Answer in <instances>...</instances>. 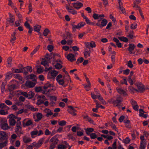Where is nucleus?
<instances>
[{
  "label": "nucleus",
  "mask_w": 149,
  "mask_h": 149,
  "mask_svg": "<svg viewBox=\"0 0 149 149\" xmlns=\"http://www.w3.org/2000/svg\"><path fill=\"white\" fill-rule=\"evenodd\" d=\"M67 58L71 62L75 61L76 59L74 57V55L72 54H69L67 56Z\"/></svg>",
  "instance_id": "nucleus-15"
},
{
  "label": "nucleus",
  "mask_w": 149,
  "mask_h": 149,
  "mask_svg": "<svg viewBox=\"0 0 149 149\" xmlns=\"http://www.w3.org/2000/svg\"><path fill=\"white\" fill-rule=\"evenodd\" d=\"M146 146V142H141L139 148L140 149H145Z\"/></svg>",
  "instance_id": "nucleus-29"
},
{
  "label": "nucleus",
  "mask_w": 149,
  "mask_h": 149,
  "mask_svg": "<svg viewBox=\"0 0 149 149\" xmlns=\"http://www.w3.org/2000/svg\"><path fill=\"white\" fill-rule=\"evenodd\" d=\"M107 21L105 19H104L102 20L101 23V26L102 28L103 27L106 26V25L107 24Z\"/></svg>",
  "instance_id": "nucleus-30"
},
{
  "label": "nucleus",
  "mask_w": 149,
  "mask_h": 149,
  "mask_svg": "<svg viewBox=\"0 0 149 149\" xmlns=\"http://www.w3.org/2000/svg\"><path fill=\"white\" fill-rule=\"evenodd\" d=\"M8 22L11 23V25L12 26L14 24V22L15 20V18L8 19H7Z\"/></svg>",
  "instance_id": "nucleus-43"
},
{
  "label": "nucleus",
  "mask_w": 149,
  "mask_h": 149,
  "mask_svg": "<svg viewBox=\"0 0 149 149\" xmlns=\"http://www.w3.org/2000/svg\"><path fill=\"white\" fill-rule=\"evenodd\" d=\"M63 71L64 72L65 74H66V76H63V79H65L66 77H68L69 79H70V77L68 73V72L66 71L65 69L64 68H63L62 69Z\"/></svg>",
  "instance_id": "nucleus-33"
},
{
  "label": "nucleus",
  "mask_w": 149,
  "mask_h": 149,
  "mask_svg": "<svg viewBox=\"0 0 149 149\" xmlns=\"http://www.w3.org/2000/svg\"><path fill=\"white\" fill-rule=\"evenodd\" d=\"M93 17L95 19H99L98 15L96 13H94L93 15Z\"/></svg>",
  "instance_id": "nucleus-62"
},
{
  "label": "nucleus",
  "mask_w": 149,
  "mask_h": 149,
  "mask_svg": "<svg viewBox=\"0 0 149 149\" xmlns=\"http://www.w3.org/2000/svg\"><path fill=\"white\" fill-rule=\"evenodd\" d=\"M69 108L68 109V111L72 115L74 116H76L77 114L76 113L77 111L72 106H70L68 107Z\"/></svg>",
  "instance_id": "nucleus-11"
},
{
  "label": "nucleus",
  "mask_w": 149,
  "mask_h": 149,
  "mask_svg": "<svg viewBox=\"0 0 149 149\" xmlns=\"http://www.w3.org/2000/svg\"><path fill=\"white\" fill-rule=\"evenodd\" d=\"M89 136H90L91 138L92 139H94L97 138V135L95 133H91Z\"/></svg>",
  "instance_id": "nucleus-45"
},
{
  "label": "nucleus",
  "mask_w": 149,
  "mask_h": 149,
  "mask_svg": "<svg viewBox=\"0 0 149 149\" xmlns=\"http://www.w3.org/2000/svg\"><path fill=\"white\" fill-rule=\"evenodd\" d=\"M86 23L85 22H81L77 25L72 24V30L74 31H75L76 29H79L83 26L85 25Z\"/></svg>",
  "instance_id": "nucleus-7"
},
{
  "label": "nucleus",
  "mask_w": 149,
  "mask_h": 149,
  "mask_svg": "<svg viewBox=\"0 0 149 149\" xmlns=\"http://www.w3.org/2000/svg\"><path fill=\"white\" fill-rule=\"evenodd\" d=\"M26 67H24L23 68L21 69V73L23 72L25 74H28V72L27 70H26Z\"/></svg>",
  "instance_id": "nucleus-55"
},
{
  "label": "nucleus",
  "mask_w": 149,
  "mask_h": 149,
  "mask_svg": "<svg viewBox=\"0 0 149 149\" xmlns=\"http://www.w3.org/2000/svg\"><path fill=\"white\" fill-rule=\"evenodd\" d=\"M130 70L129 69H127L123 71V73L124 74L128 75L130 73Z\"/></svg>",
  "instance_id": "nucleus-59"
},
{
  "label": "nucleus",
  "mask_w": 149,
  "mask_h": 149,
  "mask_svg": "<svg viewBox=\"0 0 149 149\" xmlns=\"http://www.w3.org/2000/svg\"><path fill=\"white\" fill-rule=\"evenodd\" d=\"M122 101L123 98L121 97V96L119 95L117 97L116 100L113 101L112 103L114 106L118 107L120 105L121 102Z\"/></svg>",
  "instance_id": "nucleus-6"
},
{
  "label": "nucleus",
  "mask_w": 149,
  "mask_h": 149,
  "mask_svg": "<svg viewBox=\"0 0 149 149\" xmlns=\"http://www.w3.org/2000/svg\"><path fill=\"white\" fill-rule=\"evenodd\" d=\"M8 113L7 112H6L3 109H0V114L2 115H5Z\"/></svg>",
  "instance_id": "nucleus-57"
},
{
  "label": "nucleus",
  "mask_w": 149,
  "mask_h": 149,
  "mask_svg": "<svg viewBox=\"0 0 149 149\" xmlns=\"http://www.w3.org/2000/svg\"><path fill=\"white\" fill-rule=\"evenodd\" d=\"M12 57H10L7 59V63L9 67H11V62L12 60Z\"/></svg>",
  "instance_id": "nucleus-35"
},
{
  "label": "nucleus",
  "mask_w": 149,
  "mask_h": 149,
  "mask_svg": "<svg viewBox=\"0 0 149 149\" xmlns=\"http://www.w3.org/2000/svg\"><path fill=\"white\" fill-rule=\"evenodd\" d=\"M7 107V106L4 103H1L0 104V109H3Z\"/></svg>",
  "instance_id": "nucleus-63"
},
{
  "label": "nucleus",
  "mask_w": 149,
  "mask_h": 149,
  "mask_svg": "<svg viewBox=\"0 0 149 149\" xmlns=\"http://www.w3.org/2000/svg\"><path fill=\"white\" fill-rule=\"evenodd\" d=\"M118 92L121 95H127V94L125 91L120 88H116Z\"/></svg>",
  "instance_id": "nucleus-19"
},
{
  "label": "nucleus",
  "mask_w": 149,
  "mask_h": 149,
  "mask_svg": "<svg viewBox=\"0 0 149 149\" xmlns=\"http://www.w3.org/2000/svg\"><path fill=\"white\" fill-rule=\"evenodd\" d=\"M29 79H32L33 81H36L35 78L36 77V75L33 74H31L29 75Z\"/></svg>",
  "instance_id": "nucleus-42"
},
{
  "label": "nucleus",
  "mask_w": 149,
  "mask_h": 149,
  "mask_svg": "<svg viewBox=\"0 0 149 149\" xmlns=\"http://www.w3.org/2000/svg\"><path fill=\"white\" fill-rule=\"evenodd\" d=\"M19 93L26 97L28 98L29 99L32 98L35 95V93L31 91H30L28 93L26 92L20 91Z\"/></svg>",
  "instance_id": "nucleus-3"
},
{
  "label": "nucleus",
  "mask_w": 149,
  "mask_h": 149,
  "mask_svg": "<svg viewBox=\"0 0 149 149\" xmlns=\"http://www.w3.org/2000/svg\"><path fill=\"white\" fill-rule=\"evenodd\" d=\"M58 147V149H65L66 148L65 146L63 144L59 145Z\"/></svg>",
  "instance_id": "nucleus-53"
},
{
  "label": "nucleus",
  "mask_w": 149,
  "mask_h": 149,
  "mask_svg": "<svg viewBox=\"0 0 149 149\" xmlns=\"http://www.w3.org/2000/svg\"><path fill=\"white\" fill-rule=\"evenodd\" d=\"M86 47L90 49V47L92 48L95 47H96L95 42L94 41H92L89 42H86L85 43Z\"/></svg>",
  "instance_id": "nucleus-10"
},
{
  "label": "nucleus",
  "mask_w": 149,
  "mask_h": 149,
  "mask_svg": "<svg viewBox=\"0 0 149 149\" xmlns=\"http://www.w3.org/2000/svg\"><path fill=\"white\" fill-rule=\"evenodd\" d=\"M86 134L87 135H89L91 134L90 133L94 131V130L92 128H87L85 129Z\"/></svg>",
  "instance_id": "nucleus-24"
},
{
  "label": "nucleus",
  "mask_w": 149,
  "mask_h": 149,
  "mask_svg": "<svg viewBox=\"0 0 149 149\" xmlns=\"http://www.w3.org/2000/svg\"><path fill=\"white\" fill-rule=\"evenodd\" d=\"M84 60V58L82 57L79 58L76 62V63L78 64L80 63L83 61Z\"/></svg>",
  "instance_id": "nucleus-46"
},
{
  "label": "nucleus",
  "mask_w": 149,
  "mask_h": 149,
  "mask_svg": "<svg viewBox=\"0 0 149 149\" xmlns=\"http://www.w3.org/2000/svg\"><path fill=\"white\" fill-rule=\"evenodd\" d=\"M55 68L57 69L58 70L61 68L63 66L59 63H57L55 66Z\"/></svg>",
  "instance_id": "nucleus-40"
},
{
  "label": "nucleus",
  "mask_w": 149,
  "mask_h": 149,
  "mask_svg": "<svg viewBox=\"0 0 149 149\" xmlns=\"http://www.w3.org/2000/svg\"><path fill=\"white\" fill-rule=\"evenodd\" d=\"M51 54H46V55L45 56V57L47 59L48 61H50L51 59L52 58V57H51Z\"/></svg>",
  "instance_id": "nucleus-48"
},
{
  "label": "nucleus",
  "mask_w": 149,
  "mask_h": 149,
  "mask_svg": "<svg viewBox=\"0 0 149 149\" xmlns=\"http://www.w3.org/2000/svg\"><path fill=\"white\" fill-rule=\"evenodd\" d=\"M69 13L72 14L73 15H75L77 14V12L76 10L71 8H70L69 10H67Z\"/></svg>",
  "instance_id": "nucleus-38"
},
{
  "label": "nucleus",
  "mask_w": 149,
  "mask_h": 149,
  "mask_svg": "<svg viewBox=\"0 0 149 149\" xmlns=\"http://www.w3.org/2000/svg\"><path fill=\"white\" fill-rule=\"evenodd\" d=\"M131 140L129 139L128 137H126L123 141V142L125 144H128L130 142Z\"/></svg>",
  "instance_id": "nucleus-37"
},
{
  "label": "nucleus",
  "mask_w": 149,
  "mask_h": 149,
  "mask_svg": "<svg viewBox=\"0 0 149 149\" xmlns=\"http://www.w3.org/2000/svg\"><path fill=\"white\" fill-rule=\"evenodd\" d=\"M135 85L137 87L138 89H134L136 91L140 92V93H143L145 90L144 85L141 82H136Z\"/></svg>",
  "instance_id": "nucleus-5"
},
{
  "label": "nucleus",
  "mask_w": 149,
  "mask_h": 149,
  "mask_svg": "<svg viewBox=\"0 0 149 149\" xmlns=\"http://www.w3.org/2000/svg\"><path fill=\"white\" fill-rule=\"evenodd\" d=\"M23 141L26 143H28L31 142V139L27 137L26 136H24L23 137Z\"/></svg>",
  "instance_id": "nucleus-23"
},
{
  "label": "nucleus",
  "mask_w": 149,
  "mask_h": 149,
  "mask_svg": "<svg viewBox=\"0 0 149 149\" xmlns=\"http://www.w3.org/2000/svg\"><path fill=\"white\" fill-rule=\"evenodd\" d=\"M37 119H36L35 121L36 122H38L43 117V115L41 113H38L36 114Z\"/></svg>",
  "instance_id": "nucleus-21"
},
{
  "label": "nucleus",
  "mask_w": 149,
  "mask_h": 149,
  "mask_svg": "<svg viewBox=\"0 0 149 149\" xmlns=\"http://www.w3.org/2000/svg\"><path fill=\"white\" fill-rule=\"evenodd\" d=\"M40 46V45H38L33 50V51L31 53V55L32 56L39 49Z\"/></svg>",
  "instance_id": "nucleus-36"
},
{
  "label": "nucleus",
  "mask_w": 149,
  "mask_h": 149,
  "mask_svg": "<svg viewBox=\"0 0 149 149\" xmlns=\"http://www.w3.org/2000/svg\"><path fill=\"white\" fill-rule=\"evenodd\" d=\"M131 104L132 107L135 106L137 105V103L133 99L131 100Z\"/></svg>",
  "instance_id": "nucleus-64"
},
{
  "label": "nucleus",
  "mask_w": 149,
  "mask_h": 149,
  "mask_svg": "<svg viewBox=\"0 0 149 149\" xmlns=\"http://www.w3.org/2000/svg\"><path fill=\"white\" fill-rule=\"evenodd\" d=\"M21 118L17 117L16 121V128L15 129V132L16 133H19L20 134H23L22 131V127H21V123L20 120H21Z\"/></svg>",
  "instance_id": "nucleus-1"
},
{
  "label": "nucleus",
  "mask_w": 149,
  "mask_h": 149,
  "mask_svg": "<svg viewBox=\"0 0 149 149\" xmlns=\"http://www.w3.org/2000/svg\"><path fill=\"white\" fill-rule=\"evenodd\" d=\"M41 28V26L40 25H36L34 26L33 29L35 31L38 32L40 31Z\"/></svg>",
  "instance_id": "nucleus-28"
},
{
  "label": "nucleus",
  "mask_w": 149,
  "mask_h": 149,
  "mask_svg": "<svg viewBox=\"0 0 149 149\" xmlns=\"http://www.w3.org/2000/svg\"><path fill=\"white\" fill-rule=\"evenodd\" d=\"M49 32L50 31H49V29L46 28L44 31L43 33V35L45 36H47Z\"/></svg>",
  "instance_id": "nucleus-39"
},
{
  "label": "nucleus",
  "mask_w": 149,
  "mask_h": 149,
  "mask_svg": "<svg viewBox=\"0 0 149 149\" xmlns=\"http://www.w3.org/2000/svg\"><path fill=\"white\" fill-rule=\"evenodd\" d=\"M44 139V138H42L39 140L37 144V146H36L37 148H38L42 145L43 143V141Z\"/></svg>",
  "instance_id": "nucleus-32"
},
{
  "label": "nucleus",
  "mask_w": 149,
  "mask_h": 149,
  "mask_svg": "<svg viewBox=\"0 0 149 149\" xmlns=\"http://www.w3.org/2000/svg\"><path fill=\"white\" fill-rule=\"evenodd\" d=\"M91 52L90 50L89 51H86L84 52V57L85 58H86L90 56V54Z\"/></svg>",
  "instance_id": "nucleus-27"
},
{
  "label": "nucleus",
  "mask_w": 149,
  "mask_h": 149,
  "mask_svg": "<svg viewBox=\"0 0 149 149\" xmlns=\"http://www.w3.org/2000/svg\"><path fill=\"white\" fill-rule=\"evenodd\" d=\"M25 120H24L22 122V125L23 127L25 126H29L30 125L33 124L32 121L31 120H29L27 121L25 124Z\"/></svg>",
  "instance_id": "nucleus-22"
},
{
  "label": "nucleus",
  "mask_w": 149,
  "mask_h": 149,
  "mask_svg": "<svg viewBox=\"0 0 149 149\" xmlns=\"http://www.w3.org/2000/svg\"><path fill=\"white\" fill-rule=\"evenodd\" d=\"M15 119H9L8 122L10 125L14 126L15 125L16 123Z\"/></svg>",
  "instance_id": "nucleus-25"
},
{
  "label": "nucleus",
  "mask_w": 149,
  "mask_h": 149,
  "mask_svg": "<svg viewBox=\"0 0 149 149\" xmlns=\"http://www.w3.org/2000/svg\"><path fill=\"white\" fill-rule=\"evenodd\" d=\"M14 76L15 78L18 79L19 80H22V77L21 76H20L19 74H15Z\"/></svg>",
  "instance_id": "nucleus-51"
},
{
  "label": "nucleus",
  "mask_w": 149,
  "mask_h": 149,
  "mask_svg": "<svg viewBox=\"0 0 149 149\" xmlns=\"http://www.w3.org/2000/svg\"><path fill=\"white\" fill-rule=\"evenodd\" d=\"M44 111L46 113V116L47 117H48L49 116H51L53 114L51 110L48 108H46Z\"/></svg>",
  "instance_id": "nucleus-20"
},
{
  "label": "nucleus",
  "mask_w": 149,
  "mask_h": 149,
  "mask_svg": "<svg viewBox=\"0 0 149 149\" xmlns=\"http://www.w3.org/2000/svg\"><path fill=\"white\" fill-rule=\"evenodd\" d=\"M132 76H130V75L128 76V79H127V81L131 85H132L133 84V83H132Z\"/></svg>",
  "instance_id": "nucleus-52"
},
{
  "label": "nucleus",
  "mask_w": 149,
  "mask_h": 149,
  "mask_svg": "<svg viewBox=\"0 0 149 149\" xmlns=\"http://www.w3.org/2000/svg\"><path fill=\"white\" fill-rule=\"evenodd\" d=\"M8 134L6 132L0 131V142L8 141Z\"/></svg>",
  "instance_id": "nucleus-4"
},
{
  "label": "nucleus",
  "mask_w": 149,
  "mask_h": 149,
  "mask_svg": "<svg viewBox=\"0 0 149 149\" xmlns=\"http://www.w3.org/2000/svg\"><path fill=\"white\" fill-rule=\"evenodd\" d=\"M47 49L50 52H51L54 49V46L51 45H49L47 46Z\"/></svg>",
  "instance_id": "nucleus-50"
},
{
  "label": "nucleus",
  "mask_w": 149,
  "mask_h": 149,
  "mask_svg": "<svg viewBox=\"0 0 149 149\" xmlns=\"http://www.w3.org/2000/svg\"><path fill=\"white\" fill-rule=\"evenodd\" d=\"M3 142H0V149H1L7 146L8 141H3Z\"/></svg>",
  "instance_id": "nucleus-26"
},
{
  "label": "nucleus",
  "mask_w": 149,
  "mask_h": 149,
  "mask_svg": "<svg viewBox=\"0 0 149 149\" xmlns=\"http://www.w3.org/2000/svg\"><path fill=\"white\" fill-rule=\"evenodd\" d=\"M135 47V45L133 44H130L129 45V47L128 48V50L131 54H134L135 52H133V51Z\"/></svg>",
  "instance_id": "nucleus-13"
},
{
  "label": "nucleus",
  "mask_w": 149,
  "mask_h": 149,
  "mask_svg": "<svg viewBox=\"0 0 149 149\" xmlns=\"http://www.w3.org/2000/svg\"><path fill=\"white\" fill-rule=\"evenodd\" d=\"M36 67H37L36 69V72L38 74H40L42 73L43 71V67H42L41 65H36Z\"/></svg>",
  "instance_id": "nucleus-17"
},
{
  "label": "nucleus",
  "mask_w": 149,
  "mask_h": 149,
  "mask_svg": "<svg viewBox=\"0 0 149 149\" xmlns=\"http://www.w3.org/2000/svg\"><path fill=\"white\" fill-rule=\"evenodd\" d=\"M58 74V72L54 70L50 72L51 75L52 76V78L54 79Z\"/></svg>",
  "instance_id": "nucleus-31"
},
{
  "label": "nucleus",
  "mask_w": 149,
  "mask_h": 149,
  "mask_svg": "<svg viewBox=\"0 0 149 149\" xmlns=\"http://www.w3.org/2000/svg\"><path fill=\"white\" fill-rule=\"evenodd\" d=\"M24 26L26 28L29 29L28 33L29 34L30 36H31L33 31V28L31 26L30 24L27 21H26L24 23Z\"/></svg>",
  "instance_id": "nucleus-8"
},
{
  "label": "nucleus",
  "mask_w": 149,
  "mask_h": 149,
  "mask_svg": "<svg viewBox=\"0 0 149 149\" xmlns=\"http://www.w3.org/2000/svg\"><path fill=\"white\" fill-rule=\"evenodd\" d=\"M118 38L121 41L125 42H127L128 40V39L127 38L124 36H122L121 37H118Z\"/></svg>",
  "instance_id": "nucleus-34"
},
{
  "label": "nucleus",
  "mask_w": 149,
  "mask_h": 149,
  "mask_svg": "<svg viewBox=\"0 0 149 149\" xmlns=\"http://www.w3.org/2000/svg\"><path fill=\"white\" fill-rule=\"evenodd\" d=\"M73 5L74 7L77 9H79L83 6V4L77 1L76 3H74L72 4Z\"/></svg>",
  "instance_id": "nucleus-12"
},
{
  "label": "nucleus",
  "mask_w": 149,
  "mask_h": 149,
  "mask_svg": "<svg viewBox=\"0 0 149 149\" xmlns=\"http://www.w3.org/2000/svg\"><path fill=\"white\" fill-rule=\"evenodd\" d=\"M57 81L58 83L59 84L61 85H63L65 81L63 79H60L58 80Z\"/></svg>",
  "instance_id": "nucleus-61"
},
{
  "label": "nucleus",
  "mask_w": 149,
  "mask_h": 149,
  "mask_svg": "<svg viewBox=\"0 0 149 149\" xmlns=\"http://www.w3.org/2000/svg\"><path fill=\"white\" fill-rule=\"evenodd\" d=\"M113 148L114 149H116L117 148V142L116 139L115 140V141L113 143L112 145Z\"/></svg>",
  "instance_id": "nucleus-60"
},
{
  "label": "nucleus",
  "mask_w": 149,
  "mask_h": 149,
  "mask_svg": "<svg viewBox=\"0 0 149 149\" xmlns=\"http://www.w3.org/2000/svg\"><path fill=\"white\" fill-rule=\"evenodd\" d=\"M51 86V85L49 82H47L44 85V86L43 87V88L45 90L47 89L48 88L50 87Z\"/></svg>",
  "instance_id": "nucleus-41"
},
{
  "label": "nucleus",
  "mask_w": 149,
  "mask_h": 149,
  "mask_svg": "<svg viewBox=\"0 0 149 149\" xmlns=\"http://www.w3.org/2000/svg\"><path fill=\"white\" fill-rule=\"evenodd\" d=\"M58 141V139L56 136H54L52 137L49 141L50 144L49 149H54L56 147Z\"/></svg>",
  "instance_id": "nucleus-2"
},
{
  "label": "nucleus",
  "mask_w": 149,
  "mask_h": 149,
  "mask_svg": "<svg viewBox=\"0 0 149 149\" xmlns=\"http://www.w3.org/2000/svg\"><path fill=\"white\" fill-rule=\"evenodd\" d=\"M97 96L100 101H102V100H103V98L101 96V95L100 93H97Z\"/></svg>",
  "instance_id": "nucleus-54"
},
{
  "label": "nucleus",
  "mask_w": 149,
  "mask_h": 149,
  "mask_svg": "<svg viewBox=\"0 0 149 149\" xmlns=\"http://www.w3.org/2000/svg\"><path fill=\"white\" fill-rule=\"evenodd\" d=\"M127 65V66H128L130 68H132L133 66V65L132 64V62L131 60H130L128 62Z\"/></svg>",
  "instance_id": "nucleus-49"
},
{
  "label": "nucleus",
  "mask_w": 149,
  "mask_h": 149,
  "mask_svg": "<svg viewBox=\"0 0 149 149\" xmlns=\"http://www.w3.org/2000/svg\"><path fill=\"white\" fill-rule=\"evenodd\" d=\"M24 85L28 88H32L35 86L36 83L31 81H26Z\"/></svg>",
  "instance_id": "nucleus-9"
},
{
  "label": "nucleus",
  "mask_w": 149,
  "mask_h": 149,
  "mask_svg": "<svg viewBox=\"0 0 149 149\" xmlns=\"http://www.w3.org/2000/svg\"><path fill=\"white\" fill-rule=\"evenodd\" d=\"M67 123V122L64 120H61L58 123V125L61 126H63L65 125Z\"/></svg>",
  "instance_id": "nucleus-44"
},
{
  "label": "nucleus",
  "mask_w": 149,
  "mask_h": 149,
  "mask_svg": "<svg viewBox=\"0 0 149 149\" xmlns=\"http://www.w3.org/2000/svg\"><path fill=\"white\" fill-rule=\"evenodd\" d=\"M48 63V62L46 60L42 61L41 62V64L45 67L47 66V64Z\"/></svg>",
  "instance_id": "nucleus-58"
},
{
  "label": "nucleus",
  "mask_w": 149,
  "mask_h": 149,
  "mask_svg": "<svg viewBox=\"0 0 149 149\" xmlns=\"http://www.w3.org/2000/svg\"><path fill=\"white\" fill-rule=\"evenodd\" d=\"M1 128L4 130H6L9 128L8 124L4 122H2L0 124Z\"/></svg>",
  "instance_id": "nucleus-14"
},
{
  "label": "nucleus",
  "mask_w": 149,
  "mask_h": 149,
  "mask_svg": "<svg viewBox=\"0 0 149 149\" xmlns=\"http://www.w3.org/2000/svg\"><path fill=\"white\" fill-rule=\"evenodd\" d=\"M35 91L37 92H39L42 91V88L40 86L36 87L35 88Z\"/></svg>",
  "instance_id": "nucleus-47"
},
{
  "label": "nucleus",
  "mask_w": 149,
  "mask_h": 149,
  "mask_svg": "<svg viewBox=\"0 0 149 149\" xmlns=\"http://www.w3.org/2000/svg\"><path fill=\"white\" fill-rule=\"evenodd\" d=\"M7 86L8 89L10 92L17 89V86L15 84L8 85Z\"/></svg>",
  "instance_id": "nucleus-18"
},
{
  "label": "nucleus",
  "mask_w": 149,
  "mask_h": 149,
  "mask_svg": "<svg viewBox=\"0 0 149 149\" xmlns=\"http://www.w3.org/2000/svg\"><path fill=\"white\" fill-rule=\"evenodd\" d=\"M82 117L83 118L85 119L86 121H88L90 123L93 124H94V121L91 119V118L88 117V116L87 115L86 116L83 115Z\"/></svg>",
  "instance_id": "nucleus-16"
},
{
  "label": "nucleus",
  "mask_w": 149,
  "mask_h": 149,
  "mask_svg": "<svg viewBox=\"0 0 149 149\" xmlns=\"http://www.w3.org/2000/svg\"><path fill=\"white\" fill-rule=\"evenodd\" d=\"M9 119H16L17 118V117L16 116L13 114H10L9 115Z\"/></svg>",
  "instance_id": "nucleus-56"
}]
</instances>
